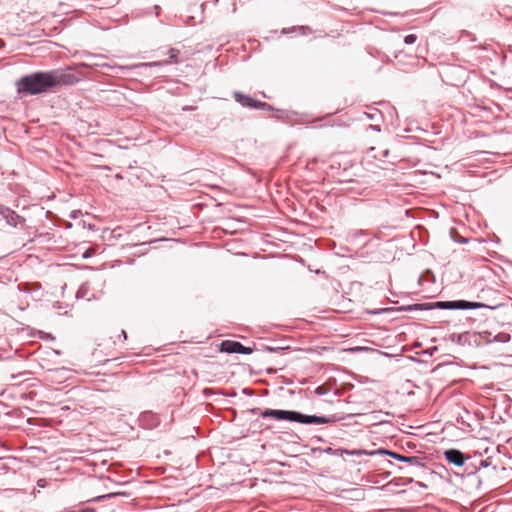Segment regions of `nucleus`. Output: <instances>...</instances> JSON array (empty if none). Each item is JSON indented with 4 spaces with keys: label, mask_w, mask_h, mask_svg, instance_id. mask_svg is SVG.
Wrapping results in <instances>:
<instances>
[{
    "label": "nucleus",
    "mask_w": 512,
    "mask_h": 512,
    "mask_svg": "<svg viewBox=\"0 0 512 512\" xmlns=\"http://www.w3.org/2000/svg\"><path fill=\"white\" fill-rule=\"evenodd\" d=\"M261 418H272L275 420H285L289 422H296L305 425H322L335 423L340 420L337 415L317 416L307 415L294 410H281V409H265L260 413Z\"/></svg>",
    "instance_id": "1"
},
{
    "label": "nucleus",
    "mask_w": 512,
    "mask_h": 512,
    "mask_svg": "<svg viewBox=\"0 0 512 512\" xmlns=\"http://www.w3.org/2000/svg\"><path fill=\"white\" fill-rule=\"evenodd\" d=\"M17 92L20 95H37L53 89L52 77L49 71H37L22 76L16 82Z\"/></svg>",
    "instance_id": "2"
},
{
    "label": "nucleus",
    "mask_w": 512,
    "mask_h": 512,
    "mask_svg": "<svg viewBox=\"0 0 512 512\" xmlns=\"http://www.w3.org/2000/svg\"><path fill=\"white\" fill-rule=\"evenodd\" d=\"M489 306L481 302H473L467 300L437 301L433 303H418L398 308L400 311H427L433 309L441 310H468L488 308Z\"/></svg>",
    "instance_id": "3"
},
{
    "label": "nucleus",
    "mask_w": 512,
    "mask_h": 512,
    "mask_svg": "<svg viewBox=\"0 0 512 512\" xmlns=\"http://www.w3.org/2000/svg\"><path fill=\"white\" fill-rule=\"evenodd\" d=\"M368 455H375V454H385L389 455L392 458L400 461L405 462L409 464L408 469L405 471V473L413 474L415 470L422 469L424 467L423 463L421 462V458L416 456H405L393 451L385 450V449H378L372 452H365Z\"/></svg>",
    "instance_id": "4"
},
{
    "label": "nucleus",
    "mask_w": 512,
    "mask_h": 512,
    "mask_svg": "<svg viewBox=\"0 0 512 512\" xmlns=\"http://www.w3.org/2000/svg\"><path fill=\"white\" fill-rule=\"evenodd\" d=\"M233 97L237 103H239L241 106L246 108H252V109H261V110H267V111H273L274 108L266 103L261 102L258 100L253 99L249 95L243 94L239 91H235L233 93Z\"/></svg>",
    "instance_id": "5"
},
{
    "label": "nucleus",
    "mask_w": 512,
    "mask_h": 512,
    "mask_svg": "<svg viewBox=\"0 0 512 512\" xmlns=\"http://www.w3.org/2000/svg\"><path fill=\"white\" fill-rule=\"evenodd\" d=\"M69 68L66 70L56 69L51 70L50 76L52 77L53 88L64 85H73L78 82L77 76L69 72Z\"/></svg>",
    "instance_id": "6"
},
{
    "label": "nucleus",
    "mask_w": 512,
    "mask_h": 512,
    "mask_svg": "<svg viewBox=\"0 0 512 512\" xmlns=\"http://www.w3.org/2000/svg\"><path fill=\"white\" fill-rule=\"evenodd\" d=\"M220 351L228 354L238 353L248 355L253 352V348L244 346L242 343L233 340H224L220 344Z\"/></svg>",
    "instance_id": "7"
},
{
    "label": "nucleus",
    "mask_w": 512,
    "mask_h": 512,
    "mask_svg": "<svg viewBox=\"0 0 512 512\" xmlns=\"http://www.w3.org/2000/svg\"><path fill=\"white\" fill-rule=\"evenodd\" d=\"M168 53H169V60L155 61V62H143V63L137 64L135 67L139 68V69L147 70V69H152V68H156V67H161L163 65H167V64H170L173 62L176 63L177 57L179 56L180 51L175 48H170Z\"/></svg>",
    "instance_id": "8"
},
{
    "label": "nucleus",
    "mask_w": 512,
    "mask_h": 512,
    "mask_svg": "<svg viewBox=\"0 0 512 512\" xmlns=\"http://www.w3.org/2000/svg\"><path fill=\"white\" fill-rule=\"evenodd\" d=\"M445 459L458 467H461L465 464L468 457L465 456L463 452L457 449H448L444 452Z\"/></svg>",
    "instance_id": "9"
},
{
    "label": "nucleus",
    "mask_w": 512,
    "mask_h": 512,
    "mask_svg": "<svg viewBox=\"0 0 512 512\" xmlns=\"http://www.w3.org/2000/svg\"><path fill=\"white\" fill-rule=\"evenodd\" d=\"M0 215L6 220L8 225L13 227L17 226L21 218L16 212L2 205H0Z\"/></svg>",
    "instance_id": "10"
},
{
    "label": "nucleus",
    "mask_w": 512,
    "mask_h": 512,
    "mask_svg": "<svg viewBox=\"0 0 512 512\" xmlns=\"http://www.w3.org/2000/svg\"><path fill=\"white\" fill-rule=\"evenodd\" d=\"M118 496H124V497H129L130 496V493L128 492H112V493H108V494H104V495H100V496H96L92 499H89L87 502H101V501H104V500H107V499H112V498H115V497H118Z\"/></svg>",
    "instance_id": "11"
},
{
    "label": "nucleus",
    "mask_w": 512,
    "mask_h": 512,
    "mask_svg": "<svg viewBox=\"0 0 512 512\" xmlns=\"http://www.w3.org/2000/svg\"><path fill=\"white\" fill-rule=\"evenodd\" d=\"M299 31L301 35L306 36L312 33V29L309 26H298L292 28H283L282 34H288L290 32Z\"/></svg>",
    "instance_id": "12"
},
{
    "label": "nucleus",
    "mask_w": 512,
    "mask_h": 512,
    "mask_svg": "<svg viewBox=\"0 0 512 512\" xmlns=\"http://www.w3.org/2000/svg\"><path fill=\"white\" fill-rule=\"evenodd\" d=\"M510 335L507 333H499L494 336L492 340H489V342H500V343H507L510 341Z\"/></svg>",
    "instance_id": "13"
},
{
    "label": "nucleus",
    "mask_w": 512,
    "mask_h": 512,
    "mask_svg": "<svg viewBox=\"0 0 512 512\" xmlns=\"http://www.w3.org/2000/svg\"><path fill=\"white\" fill-rule=\"evenodd\" d=\"M452 340L455 341V338L457 339V343L464 344L468 339V333L458 334V335H452Z\"/></svg>",
    "instance_id": "14"
},
{
    "label": "nucleus",
    "mask_w": 512,
    "mask_h": 512,
    "mask_svg": "<svg viewBox=\"0 0 512 512\" xmlns=\"http://www.w3.org/2000/svg\"><path fill=\"white\" fill-rule=\"evenodd\" d=\"M417 40V36L415 34H409L407 36H405L404 38V42L406 44H414Z\"/></svg>",
    "instance_id": "15"
},
{
    "label": "nucleus",
    "mask_w": 512,
    "mask_h": 512,
    "mask_svg": "<svg viewBox=\"0 0 512 512\" xmlns=\"http://www.w3.org/2000/svg\"><path fill=\"white\" fill-rule=\"evenodd\" d=\"M328 392V390L324 387V386H318L316 389H315V393L317 395H325L326 393Z\"/></svg>",
    "instance_id": "16"
},
{
    "label": "nucleus",
    "mask_w": 512,
    "mask_h": 512,
    "mask_svg": "<svg viewBox=\"0 0 512 512\" xmlns=\"http://www.w3.org/2000/svg\"><path fill=\"white\" fill-rule=\"evenodd\" d=\"M282 348L281 347H270V346H265L263 348V351H268V352H277L279 350H281Z\"/></svg>",
    "instance_id": "17"
},
{
    "label": "nucleus",
    "mask_w": 512,
    "mask_h": 512,
    "mask_svg": "<svg viewBox=\"0 0 512 512\" xmlns=\"http://www.w3.org/2000/svg\"><path fill=\"white\" fill-rule=\"evenodd\" d=\"M85 293H86V288L84 286H81L79 288V290L77 291L76 296H77V298L83 297L85 295Z\"/></svg>",
    "instance_id": "18"
},
{
    "label": "nucleus",
    "mask_w": 512,
    "mask_h": 512,
    "mask_svg": "<svg viewBox=\"0 0 512 512\" xmlns=\"http://www.w3.org/2000/svg\"><path fill=\"white\" fill-rule=\"evenodd\" d=\"M488 466H490V462L488 461V459L480 460V464H479L480 468H486Z\"/></svg>",
    "instance_id": "19"
},
{
    "label": "nucleus",
    "mask_w": 512,
    "mask_h": 512,
    "mask_svg": "<svg viewBox=\"0 0 512 512\" xmlns=\"http://www.w3.org/2000/svg\"><path fill=\"white\" fill-rule=\"evenodd\" d=\"M391 311H393V308L380 309V310L374 311L373 313L374 314H380V313H388V312H391Z\"/></svg>",
    "instance_id": "20"
},
{
    "label": "nucleus",
    "mask_w": 512,
    "mask_h": 512,
    "mask_svg": "<svg viewBox=\"0 0 512 512\" xmlns=\"http://www.w3.org/2000/svg\"><path fill=\"white\" fill-rule=\"evenodd\" d=\"M119 338H122L123 340L127 339V334L125 330L121 331V333L119 334Z\"/></svg>",
    "instance_id": "21"
},
{
    "label": "nucleus",
    "mask_w": 512,
    "mask_h": 512,
    "mask_svg": "<svg viewBox=\"0 0 512 512\" xmlns=\"http://www.w3.org/2000/svg\"><path fill=\"white\" fill-rule=\"evenodd\" d=\"M366 115H367V117H368L369 119H371V120H374V119H375V116H376V114H366Z\"/></svg>",
    "instance_id": "22"
},
{
    "label": "nucleus",
    "mask_w": 512,
    "mask_h": 512,
    "mask_svg": "<svg viewBox=\"0 0 512 512\" xmlns=\"http://www.w3.org/2000/svg\"><path fill=\"white\" fill-rule=\"evenodd\" d=\"M370 127H371L373 130L380 131V128H379V126H377V125H371Z\"/></svg>",
    "instance_id": "23"
},
{
    "label": "nucleus",
    "mask_w": 512,
    "mask_h": 512,
    "mask_svg": "<svg viewBox=\"0 0 512 512\" xmlns=\"http://www.w3.org/2000/svg\"><path fill=\"white\" fill-rule=\"evenodd\" d=\"M183 109L189 111V110H192L193 107L189 106V107H184Z\"/></svg>",
    "instance_id": "24"
},
{
    "label": "nucleus",
    "mask_w": 512,
    "mask_h": 512,
    "mask_svg": "<svg viewBox=\"0 0 512 512\" xmlns=\"http://www.w3.org/2000/svg\"><path fill=\"white\" fill-rule=\"evenodd\" d=\"M383 153H384V156H385V157H387V156H388V154H389V151H388V150H385Z\"/></svg>",
    "instance_id": "25"
},
{
    "label": "nucleus",
    "mask_w": 512,
    "mask_h": 512,
    "mask_svg": "<svg viewBox=\"0 0 512 512\" xmlns=\"http://www.w3.org/2000/svg\"><path fill=\"white\" fill-rule=\"evenodd\" d=\"M319 37L326 36V34H323L322 32L319 33Z\"/></svg>",
    "instance_id": "26"
}]
</instances>
